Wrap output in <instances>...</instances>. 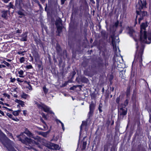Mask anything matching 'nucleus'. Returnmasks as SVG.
I'll list each match as a JSON object with an SVG mask.
<instances>
[{
    "mask_svg": "<svg viewBox=\"0 0 151 151\" xmlns=\"http://www.w3.org/2000/svg\"><path fill=\"white\" fill-rule=\"evenodd\" d=\"M146 1H142V0H139L138 4L136 5V15L135 19V23H137V16L139 15L140 17L138 19V23L140 24L141 21L144 19V17L147 16L148 15L147 12L145 11H142L141 10L144 8L146 7Z\"/></svg>",
    "mask_w": 151,
    "mask_h": 151,
    "instance_id": "obj_1",
    "label": "nucleus"
},
{
    "mask_svg": "<svg viewBox=\"0 0 151 151\" xmlns=\"http://www.w3.org/2000/svg\"><path fill=\"white\" fill-rule=\"evenodd\" d=\"M148 26L147 22L142 23L140 26V41L142 43H148L147 42V32L146 28Z\"/></svg>",
    "mask_w": 151,
    "mask_h": 151,
    "instance_id": "obj_2",
    "label": "nucleus"
},
{
    "mask_svg": "<svg viewBox=\"0 0 151 151\" xmlns=\"http://www.w3.org/2000/svg\"><path fill=\"white\" fill-rule=\"evenodd\" d=\"M24 133H22L20 135L18 136V137L19 140L22 143L27 145V143L31 144V143H34L37 145H38V143L32 140L31 139L26 137L25 135H23Z\"/></svg>",
    "mask_w": 151,
    "mask_h": 151,
    "instance_id": "obj_3",
    "label": "nucleus"
},
{
    "mask_svg": "<svg viewBox=\"0 0 151 151\" xmlns=\"http://www.w3.org/2000/svg\"><path fill=\"white\" fill-rule=\"evenodd\" d=\"M138 46L137 47V50L136 52V53L134 56L135 58L136 57V55L137 54V59L139 61V62L140 65L142 64V56L144 50V47L142 46L140 48L139 50L138 49Z\"/></svg>",
    "mask_w": 151,
    "mask_h": 151,
    "instance_id": "obj_4",
    "label": "nucleus"
},
{
    "mask_svg": "<svg viewBox=\"0 0 151 151\" xmlns=\"http://www.w3.org/2000/svg\"><path fill=\"white\" fill-rule=\"evenodd\" d=\"M2 144L6 148L8 151H17L9 144L10 141L8 139L4 140L1 139Z\"/></svg>",
    "mask_w": 151,
    "mask_h": 151,
    "instance_id": "obj_5",
    "label": "nucleus"
},
{
    "mask_svg": "<svg viewBox=\"0 0 151 151\" xmlns=\"http://www.w3.org/2000/svg\"><path fill=\"white\" fill-rule=\"evenodd\" d=\"M45 145L46 147L50 149L57 150H59L60 149V147L58 145L49 142L45 143Z\"/></svg>",
    "mask_w": 151,
    "mask_h": 151,
    "instance_id": "obj_6",
    "label": "nucleus"
},
{
    "mask_svg": "<svg viewBox=\"0 0 151 151\" xmlns=\"http://www.w3.org/2000/svg\"><path fill=\"white\" fill-rule=\"evenodd\" d=\"M120 101V98L118 97L116 99V102L118 104V114L120 115H123V106L122 103H119Z\"/></svg>",
    "mask_w": 151,
    "mask_h": 151,
    "instance_id": "obj_7",
    "label": "nucleus"
},
{
    "mask_svg": "<svg viewBox=\"0 0 151 151\" xmlns=\"http://www.w3.org/2000/svg\"><path fill=\"white\" fill-rule=\"evenodd\" d=\"M55 25L57 28V31L59 33L61 32L62 29V20L60 19L56 20Z\"/></svg>",
    "mask_w": 151,
    "mask_h": 151,
    "instance_id": "obj_8",
    "label": "nucleus"
},
{
    "mask_svg": "<svg viewBox=\"0 0 151 151\" xmlns=\"http://www.w3.org/2000/svg\"><path fill=\"white\" fill-rule=\"evenodd\" d=\"M94 109V106L93 104H91L89 106L90 111L88 114L89 118L93 114Z\"/></svg>",
    "mask_w": 151,
    "mask_h": 151,
    "instance_id": "obj_9",
    "label": "nucleus"
},
{
    "mask_svg": "<svg viewBox=\"0 0 151 151\" xmlns=\"http://www.w3.org/2000/svg\"><path fill=\"white\" fill-rule=\"evenodd\" d=\"M127 29L128 31V33L129 34V36L131 37L134 38L133 36V34L135 33V31L134 29L132 27H128Z\"/></svg>",
    "mask_w": 151,
    "mask_h": 151,
    "instance_id": "obj_10",
    "label": "nucleus"
},
{
    "mask_svg": "<svg viewBox=\"0 0 151 151\" xmlns=\"http://www.w3.org/2000/svg\"><path fill=\"white\" fill-rule=\"evenodd\" d=\"M24 133L26 134L29 137H32L35 139H37L38 138V136H37L36 137H34L33 134L27 129H26Z\"/></svg>",
    "mask_w": 151,
    "mask_h": 151,
    "instance_id": "obj_11",
    "label": "nucleus"
},
{
    "mask_svg": "<svg viewBox=\"0 0 151 151\" xmlns=\"http://www.w3.org/2000/svg\"><path fill=\"white\" fill-rule=\"evenodd\" d=\"M38 107L40 108L41 109L43 110L44 111L46 112H48L50 109V108L46 106H41L40 105H38Z\"/></svg>",
    "mask_w": 151,
    "mask_h": 151,
    "instance_id": "obj_12",
    "label": "nucleus"
},
{
    "mask_svg": "<svg viewBox=\"0 0 151 151\" xmlns=\"http://www.w3.org/2000/svg\"><path fill=\"white\" fill-rule=\"evenodd\" d=\"M9 12V11L8 10H3L1 12L2 13L1 17L4 18H6L7 14Z\"/></svg>",
    "mask_w": 151,
    "mask_h": 151,
    "instance_id": "obj_13",
    "label": "nucleus"
},
{
    "mask_svg": "<svg viewBox=\"0 0 151 151\" xmlns=\"http://www.w3.org/2000/svg\"><path fill=\"white\" fill-rule=\"evenodd\" d=\"M27 33L26 32L24 33L22 35V37L20 39L21 41H27Z\"/></svg>",
    "mask_w": 151,
    "mask_h": 151,
    "instance_id": "obj_14",
    "label": "nucleus"
},
{
    "mask_svg": "<svg viewBox=\"0 0 151 151\" xmlns=\"http://www.w3.org/2000/svg\"><path fill=\"white\" fill-rule=\"evenodd\" d=\"M22 0H16V6L17 8H20V4Z\"/></svg>",
    "mask_w": 151,
    "mask_h": 151,
    "instance_id": "obj_15",
    "label": "nucleus"
},
{
    "mask_svg": "<svg viewBox=\"0 0 151 151\" xmlns=\"http://www.w3.org/2000/svg\"><path fill=\"white\" fill-rule=\"evenodd\" d=\"M7 115L8 116L9 118H11L13 120H15V121H18L19 120L18 119H17V118H13L12 117H13V116L11 114H10L9 113H7Z\"/></svg>",
    "mask_w": 151,
    "mask_h": 151,
    "instance_id": "obj_16",
    "label": "nucleus"
},
{
    "mask_svg": "<svg viewBox=\"0 0 151 151\" xmlns=\"http://www.w3.org/2000/svg\"><path fill=\"white\" fill-rule=\"evenodd\" d=\"M56 50H57L58 53H60L61 50V49L60 46L58 44L56 45Z\"/></svg>",
    "mask_w": 151,
    "mask_h": 151,
    "instance_id": "obj_17",
    "label": "nucleus"
},
{
    "mask_svg": "<svg viewBox=\"0 0 151 151\" xmlns=\"http://www.w3.org/2000/svg\"><path fill=\"white\" fill-rule=\"evenodd\" d=\"M112 44L113 47V48L114 49L116 50V43L115 40L114 39H113L112 40Z\"/></svg>",
    "mask_w": 151,
    "mask_h": 151,
    "instance_id": "obj_18",
    "label": "nucleus"
},
{
    "mask_svg": "<svg viewBox=\"0 0 151 151\" xmlns=\"http://www.w3.org/2000/svg\"><path fill=\"white\" fill-rule=\"evenodd\" d=\"M81 81L82 82L84 83H87L88 81V80L86 78L83 77L81 78Z\"/></svg>",
    "mask_w": 151,
    "mask_h": 151,
    "instance_id": "obj_19",
    "label": "nucleus"
},
{
    "mask_svg": "<svg viewBox=\"0 0 151 151\" xmlns=\"http://www.w3.org/2000/svg\"><path fill=\"white\" fill-rule=\"evenodd\" d=\"M50 131H48L46 132H43L42 133V135L43 137H47V135L49 134Z\"/></svg>",
    "mask_w": 151,
    "mask_h": 151,
    "instance_id": "obj_20",
    "label": "nucleus"
},
{
    "mask_svg": "<svg viewBox=\"0 0 151 151\" xmlns=\"http://www.w3.org/2000/svg\"><path fill=\"white\" fill-rule=\"evenodd\" d=\"M43 89L44 93L46 94L48 92V90L47 88L45 86H44L43 87Z\"/></svg>",
    "mask_w": 151,
    "mask_h": 151,
    "instance_id": "obj_21",
    "label": "nucleus"
},
{
    "mask_svg": "<svg viewBox=\"0 0 151 151\" xmlns=\"http://www.w3.org/2000/svg\"><path fill=\"white\" fill-rule=\"evenodd\" d=\"M87 144L86 141H83V143L82 149L85 150L86 148V145Z\"/></svg>",
    "mask_w": 151,
    "mask_h": 151,
    "instance_id": "obj_22",
    "label": "nucleus"
},
{
    "mask_svg": "<svg viewBox=\"0 0 151 151\" xmlns=\"http://www.w3.org/2000/svg\"><path fill=\"white\" fill-rule=\"evenodd\" d=\"M130 94V88H128L127 90L126 95L127 96H128Z\"/></svg>",
    "mask_w": 151,
    "mask_h": 151,
    "instance_id": "obj_23",
    "label": "nucleus"
},
{
    "mask_svg": "<svg viewBox=\"0 0 151 151\" xmlns=\"http://www.w3.org/2000/svg\"><path fill=\"white\" fill-rule=\"evenodd\" d=\"M2 63H4L5 65H6L8 67H11V66L10 65L9 63L6 62V61H3Z\"/></svg>",
    "mask_w": 151,
    "mask_h": 151,
    "instance_id": "obj_24",
    "label": "nucleus"
},
{
    "mask_svg": "<svg viewBox=\"0 0 151 151\" xmlns=\"http://www.w3.org/2000/svg\"><path fill=\"white\" fill-rule=\"evenodd\" d=\"M148 39L151 42V32L149 33L148 34Z\"/></svg>",
    "mask_w": 151,
    "mask_h": 151,
    "instance_id": "obj_25",
    "label": "nucleus"
},
{
    "mask_svg": "<svg viewBox=\"0 0 151 151\" xmlns=\"http://www.w3.org/2000/svg\"><path fill=\"white\" fill-rule=\"evenodd\" d=\"M128 101L127 99H126L124 101V103L123 104V106H126L128 104Z\"/></svg>",
    "mask_w": 151,
    "mask_h": 151,
    "instance_id": "obj_26",
    "label": "nucleus"
},
{
    "mask_svg": "<svg viewBox=\"0 0 151 151\" xmlns=\"http://www.w3.org/2000/svg\"><path fill=\"white\" fill-rule=\"evenodd\" d=\"M42 117L44 118L45 119L47 120V116L45 115V114L42 113Z\"/></svg>",
    "mask_w": 151,
    "mask_h": 151,
    "instance_id": "obj_27",
    "label": "nucleus"
},
{
    "mask_svg": "<svg viewBox=\"0 0 151 151\" xmlns=\"http://www.w3.org/2000/svg\"><path fill=\"white\" fill-rule=\"evenodd\" d=\"M27 95V94L24 93L21 95V97L23 98L26 99Z\"/></svg>",
    "mask_w": 151,
    "mask_h": 151,
    "instance_id": "obj_28",
    "label": "nucleus"
},
{
    "mask_svg": "<svg viewBox=\"0 0 151 151\" xmlns=\"http://www.w3.org/2000/svg\"><path fill=\"white\" fill-rule=\"evenodd\" d=\"M19 104L22 106H24V102L21 101H19Z\"/></svg>",
    "mask_w": 151,
    "mask_h": 151,
    "instance_id": "obj_29",
    "label": "nucleus"
},
{
    "mask_svg": "<svg viewBox=\"0 0 151 151\" xmlns=\"http://www.w3.org/2000/svg\"><path fill=\"white\" fill-rule=\"evenodd\" d=\"M24 61V57L21 58L20 59V62L21 63H22Z\"/></svg>",
    "mask_w": 151,
    "mask_h": 151,
    "instance_id": "obj_30",
    "label": "nucleus"
},
{
    "mask_svg": "<svg viewBox=\"0 0 151 151\" xmlns=\"http://www.w3.org/2000/svg\"><path fill=\"white\" fill-rule=\"evenodd\" d=\"M102 107V104H100L99 106V109L100 112H101L102 111V110L101 109Z\"/></svg>",
    "mask_w": 151,
    "mask_h": 151,
    "instance_id": "obj_31",
    "label": "nucleus"
},
{
    "mask_svg": "<svg viewBox=\"0 0 151 151\" xmlns=\"http://www.w3.org/2000/svg\"><path fill=\"white\" fill-rule=\"evenodd\" d=\"M86 123L85 122H83L81 126V128L82 126L84 125H86Z\"/></svg>",
    "mask_w": 151,
    "mask_h": 151,
    "instance_id": "obj_32",
    "label": "nucleus"
},
{
    "mask_svg": "<svg viewBox=\"0 0 151 151\" xmlns=\"http://www.w3.org/2000/svg\"><path fill=\"white\" fill-rule=\"evenodd\" d=\"M119 22L118 21H117L116 22L114 25V27H116L118 26V25H119Z\"/></svg>",
    "mask_w": 151,
    "mask_h": 151,
    "instance_id": "obj_33",
    "label": "nucleus"
},
{
    "mask_svg": "<svg viewBox=\"0 0 151 151\" xmlns=\"http://www.w3.org/2000/svg\"><path fill=\"white\" fill-rule=\"evenodd\" d=\"M13 114L14 116H18L19 115V114L16 111H14Z\"/></svg>",
    "mask_w": 151,
    "mask_h": 151,
    "instance_id": "obj_34",
    "label": "nucleus"
},
{
    "mask_svg": "<svg viewBox=\"0 0 151 151\" xmlns=\"http://www.w3.org/2000/svg\"><path fill=\"white\" fill-rule=\"evenodd\" d=\"M26 68L27 69H30L32 68V65H27L26 66Z\"/></svg>",
    "mask_w": 151,
    "mask_h": 151,
    "instance_id": "obj_35",
    "label": "nucleus"
},
{
    "mask_svg": "<svg viewBox=\"0 0 151 151\" xmlns=\"http://www.w3.org/2000/svg\"><path fill=\"white\" fill-rule=\"evenodd\" d=\"M3 95L7 97L9 99L10 98V96L9 95L6 93H4Z\"/></svg>",
    "mask_w": 151,
    "mask_h": 151,
    "instance_id": "obj_36",
    "label": "nucleus"
},
{
    "mask_svg": "<svg viewBox=\"0 0 151 151\" xmlns=\"http://www.w3.org/2000/svg\"><path fill=\"white\" fill-rule=\"evenodd\" d=\"M18 73L20 75H22L23 74L24 72L23 70H21L18 72Z\"/></svg>",
    "mask_w": 151,
    "mask_h": 151,
    "instance_id": "obj_37",
    "label": "nucleus"
},
{
    "mask_svg": "<svg viewBox=\"0 0 151 151\" xmlns=\"http://www.w3.org/2000/svg\"><path fill=\"white\" fill-rule=\"evenodd\" d=\"M18 13L19 15H24L23 13L20 11H19L18 12Z\"/></svg>",
    "mask_w": 151,
    "mask_h": 151,
    "instance_id": "obj_38",
    "label": "nucleus"
},
{
    "mask_svg": "<svg viewBox=\"0 0 151 151\" xmlns=\"http://www.w3.org/2000/svg\"><path fill=\"white\" fill-rule=\"evenodd\" d=\"M26 148L28 149H30L32 148V147L31 146L29 145V146H26Z\"/></svg>",
    "mask_w": 151,
    "mask_h": 151,
    "instance_id": "obj_39",
    "label": "nucleus"
},
{
    "mask_svg": "<svg viewBox=\"0 0 151 151\" xmlns=\"http://www.w3.org/2000/svg\"><path fill=\"white\" fill-rule=\"evenodd\" d=\"M45 124V125L43 126V127H44V129H41L43 130H45V129H46L47 126V125L46 124Z\"/></svg>",
    "mask_w": 151,
    "mask_h": 151,
    "instance_id": "obj_40",
    "label": "nucleus"
},
{
    "mask_svg": "<svg viewBox=\"0 0 151 151\" xmlns=\"http://www.w3.org/2000/svg\"><path fill=\"white\" fill-rule=\"evenodd\" d=\"M25 52V51L19 52H18V53L19 54H22V55H24V54H23V53Z\"/></svg>",
    "mask_w": 151,
    "mask_h": 151,
    "instance_id": "obj_41",
    "label": "nucleus"
},
{
    "mask_svg": "<svg viewBox=\"0 0 151 151\" xmlns=\"http://www.w3.org/2000/svg\"><path fill=\"white\" fill-rule=\"evenodd\" d=\"M60 123L61 124L62 126V129H63V130H64V129H65V128L64 127V124H63V123L62 122H60Z\"/></svg>",
    "mask_w": 151,
    "mask_h": 151,
    "instance_id": "obj_42",
    "label": "nucleus"
},
{
    "mask_svg": "<svg viewBox=\"0 0 151 151\" xmlns=\"http://www.w3.org/2000/svg\"><path fill=\"white\" fill-rule=\"evenodd\" d=\"M16 80V79L15 78H11V82H14Z\"/></svg>",
    "mask_w": 151,
    "mask_h": 151,
    "instance_id": "obj_43",
    "label": "nucleus"
},
{
    "mask_svg": "<svg viewBox=\"0 0 151 151\" xmlns=\"http://www.w3.org/2000/svg\"><path fill=\"white\" fill-rule=\"evenodd\" d=\"M66 0H61V4L62 5L63 4H64Z\"/></svg>",
    "mask_w": 151,
    "mask_h": 151,
    "instance_id": "obj_44",
    "label": "nucleus"
},
{
    "mask_svg": "<svg viewBox=\"0 0 151 151\" xmlns=\"http://www.w3.org/2000/svg\"><path fill=\"white\" fill-rule=\"evenodd\" d=\"M127 112L123 109V116L126 114Z\"/></svg>",
    "mask_w": 151,
    "mask_h": 151,
    "instance_id": "obj_45",
    "label": "nucleus"
},
{
    "mask_svg": "<svg viewBox=\"0 0 151 151\" xmlns=\"http://www.w3.org/2000/svg\"><path fill=\"white\" fill-rule=\"evenodd\" d=\"M40 120L43 123L45 124V122L44 121V120L42 119V118H41L40 119Z\"/></svg>",
    "mask_w": 151,
    "mask_h": 151,
    "instance_id": "obj_46",
    "label": "nucleus"
},
{
    "mask_svg": "<svg viewBox=\"0 0 151 151\" xmlns=\"http://www.w3.org/2000/svg\"><path fill=\"white\" fill-rule=\"evenodd\" d=\"M5 67H6V66L5 65H0V68H5Z\"/></svg>",
    "mask_w": 151,
    "mask_h": 151,
    "instance_id": "obj_47",
    "label": "nucleus"
},
{
    "mask_svg": "<svg viewBox=\"0 0 151 151\" xmlns=\"http://www.w3.org/2000/svg\"><path fill=\"white\" fill-rule=\"evenodd\" d=\"M26 112L27 111L26 110H24L23 111V114L25 116L26 114Z\"/></svg>",
    "mask_w": 151,
    "mask_h": 151,
    "instance_id": "obj_48",
    "label": "nucleus"
},
{
    "mask_svg": "<svg viewBox=\"0 0 151 151\" xmlns=\"http://www.w3.org/2000/svg\"><path fill=\"white\" fill-rule=\"evenodd\" d=\"M0 113L2 115H4V112L1 110H0Z\"/></svg>",
    "mask_w": 151,
    "mask_h": 151,
    "instance_id": "obj_49",
    "label": "nucleus"
},
{
    "mask_svg": "<svg viewBox=\"0 0 151 151\" xmlns=\"http://www.w3.org/2000/svg\"><path fill=\"white\" fill-rule=\"evenodd\" d=\"M17 33H21V31L19 29L17 30Z\"/></svg>",
    "mask_w": 151,
    "mask_h": 151,
    "instance_id": "obj_50",
    "label": "nucleus"
},
{
    "mask_svg": "<svg viewBox=\"0 0 151 151\" xmlns=\"http://www.w3.org/2000/svg\"><path fill=\"white\" fill-rule=\"evenodd\" d=\"M21 100H18L17 99H16V100H15V101L18 103H19V101H21Z\"/></svg>",
    "mask_w": 151,
    "mask_h": 151,
    "instance_id": "obj_51",
    "label": "nucleus"
},
{
    "mask_svg": "<svg viewBox=\"0 0 151 151\" xmlns=\"http://www.w3.org/2000/svg\"><path fill=\"white\" fill-rule=\"evenodd\" d=\"M17 81H18V82H23V81H21L19 79V78H18L17 79Z\"/></svg>",
    "mask_w": 151,
    "mask_h": 151,
    "instance_id": "obj_52",
    "label": "nucleus"
},
{
    "mask_svg": "<svg viewBox=\"0 0 151 151\" xmlns=\"http://www.w3.org/2000/svg\"><path fill=\"white\" fill-rule=\"evenodd\" d=\"M90 1L92 2V3L94 4L95 3V2L93 0H90Z\"/></svg>",
    "mask_w": 151,
    "mask_h": 151,
    "instance_id": "obj_53",
    "label": "nucleus"
},
{
    "mask_svg": "<svg viewBox=\"0 0 151 151\" xmlns=\"http://www.w3.org/2000/svg\"><path fill=\"white\" fill-rule=\"evenodd\" d=\"M43 132H38V134L40 135H42V133H43Z\"/></svg>",
    "mask_w": 151,
    "mask_h": 151,
    "instance_id": "obj_54",
    "label": "nucleus"
},
{
    "mask_svg": "<svg viewBox=\"0 0 151 151\" xmlns=\"http://www.w3.org/2000/svg\"><path fill=\"white\" fill-rule=\"evenodd\" d=\"M4 2L6 3L8 2L9 0H4Z\"/></svg>",
    "mask_w": 151,
    "mask_h": 151,
    "instance_id": "obj_55",
    "label": "nucleus"
},
{
    "mask_svg": "<svg viewBox=\"0 0 151 151\" xmlns=\"http://www.w3.org/2000/svg\"><path fill=\"white\" fill-rule=\"evenodd\" d=\"M56 121L57 123L58 122H59L60 123V122H61L60 120H59L58 119H56Z\"/></svg>",
    "mask_w": 151,
    "mask_h": 151,
    "instance_id": "obj_56",
    "label": "nucleus"
},
{
    "mask_svg": "<svg viewBox=\"0 0 151 151\" xmlns=\"http://www.w3.org/2000/svg\"><path fill=\"white\" fill-rule=\"evenodd\" d=\"M6 60L8 62H11L12 61V60H11L9 59H7Z\"/></svg>",
    "mask_w": 151,
    "mask_h": 151,
    "instance_id": "obj_57",
    "label": "nucleus"
},
{
    "mask_svg": "<svg viewBox=\"0 0 151 151\" xmlns=\"http://www.w3.org/2000/svg\"><path fill=\"white\" fill-rule=\"evenodd\" d=\"M76 73L75 71L73 72V76H74L75 75Z\"/></svg>",
    "mask_w": 151,
    "mask_h": 151,
    "instance_id": "obj_58",
    "label": "nucleus"
},
{
    "mask_svg": "<svg viewBox=\"0 0 151 151\" xmlns=\"http://www.w3.org/2000/svg\"><path fill=\"white\" fill-rule=\"evenodd\" d=\"M0 104H3V105H4V103H3V102L2 101H0Z\"/></svg>",
    "mask_w": 151,
    "mask_h": 151,
    "instance_id": "obj_59",
    "label": "nucleus"
},
{
    "mask_svg": "<svg viewBox=\"0 0 151 151\" xmlns=\"http://www.w3.org/2000/svg\"><path fill=\"white\" fill-rule=\"evenodd\" d=\"M19 114V113L21 111L20 110H18L17 111H16Z\"/></svg>",
    "mask_w": 151,
    "mask_h": 151,
    "instance_id": "obj_60",
    "label": "nucleus"
},
{
    "mask_svg": "<svg viewBox=\"0 0 151 151\" xmlns=\"http://www.w3.org/2000/svg\"><path fill=\"white\" fill-rule=\"evenodd\" d=\"M4 105H5L7 106H9V105L8 104H6V103H4Z\"/></svg>",
    "mask_w": 151,
    "mask_h": 151,
    "instance_id": "obj_61",
    "label": "nucleus"
},
{
    "mask_svg": "<svg viewBox=\"0 0 151 151\" xmlns=\"http://www.w3.org/2000/svg\"><path fill=\"white\" fill-rule=\"evenodd\" d=\"M114 87H112V88H111V91H113L114 90Z\"/></svg>",
    "mask_w": 151,
    "mask_h": 151,
    "instance_id": "obj_62",
    "label": "nucleus"
},
{
    "mask_svg": "<svg viewBox=\"0 0 151 151\" xmlns=\"http://www.w3.org/2000/svg\"><path fill=\"white\" fill-rule=\"evenodd\" d=\"M101 33L102 35H104L105 34V33L103 32H101Z\"/></svg>",
    "mask_w": 151,
    "mask_h": 151,
    "instance_id": "obj_63",
    "label": "nucleus"
},
{
    "mask_svg": "<svg viewBox=\"0 0 151 151\" xmlns=\"http://www.w3.org/2000/svg\"><path fill=\"white\" fill-rule=\"evenodd\" d=\"M7 109L9 111H12V109H9L8 108V109Z\"/></svg>",
    "mask_w": 151,
    "mask_h": 151,
    "instance_id": "obj_64",
    "label": "nucleus"
}]
</instances>
